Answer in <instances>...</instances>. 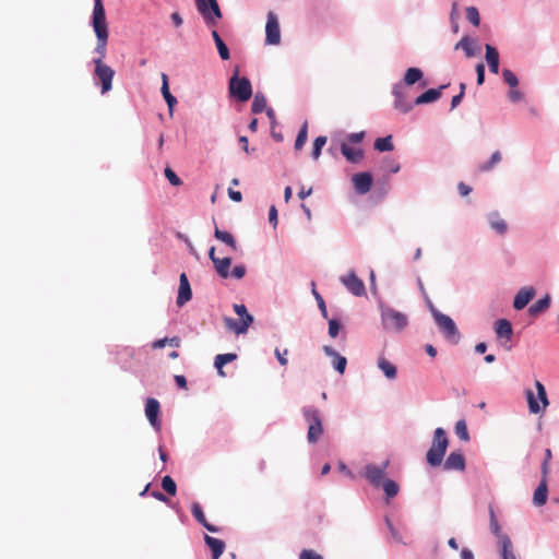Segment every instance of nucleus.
<instances>
[{
    "label": "nucleus",
    "mask_w": 559,
    "mask_h": 559,
    "mask_svg": "<svg viewBox=\"0 0 559 559\" xmlns=\"http://www.w3.org/2000/svg\"><path fill=\"white\" fill-rule=\"evenodd\" d=\"M92 26L97 38L95 52L98 56L94 59V75L100 82L102 94H106L112 88L115 71L104 62L107 55L109 31L103 0H94Z\"/></svg>",
    "instance_id": "1"
},
{
    "label": "nucleus",
    "mask_w": 559,
    "mask_h": 559,
    "mask_svg": "<svg viewBox=\"0 0 559 559\" xmlns=\"http://www.w3.org/2000/svg\"><path fill=\"white\" fill-rule=\"evenodd\" d=\"M448 445L449 440L445 430L438 427L433 432L432 444L426 454L427 463L433 467L439 466L443 461Z\"/></svg>",
    "instance_id": "2"
},
{
    "label": "nucleus",
    "mask_w": 559,
    "mask_h": 559,
    "mask_svg": "<svg viewBox=\"0 0 559 559\" xmlns=\"http://www.w3.org/2000/svg\"><path fill=\"white\" fill-rule=\"evenodd\" d=\"M302 414L308 424L307 440L309 443H316L323 433L321 413L312 406H306Z\"/></svg>",
    "instance_id": "3"
},
{
    "label": "nucleus",
    "mask_w": 559,
    "mask_h": 559,
    "mask_svg": "<svg viewBox=\"0 0 559 559\" xmlns=\"http://www.w3.org/2000/svg\"><path fill=\"white\" fill-rule=\"evenodd\" d=\"M198 12L209 27H216L223 14L217 0H195Z\"/></svg>",
    "instance_id": "4"
},
{
    "label": "nucleus",
    "mask_w": 559,
    "mask_h": 559,
    "mask_svg": "<svg viewBox=\"0 0 559 559\" xmlns=\"http://www.w3.org/2000/svg\"><path fill=\"white\" fill-rule=\"evenodd\" d=\"M381 319L386 331L400 332L408 324V318L405 313L390 307L382 308Z\"/></svg>",
    "instance_id": "5"
},
{
    "label": "nucleus",
    "mask_w": 559,
    "mask_h": 559,
    "mask_svg": "<svg viewBox=\"0 0 559 559\" xmlns=\"http://www.w3.org/2000/svg\"><path fill=\"white\" fill-rule=\"evenodd\" d=\"M228 90L233 97L242 103L249 100L252 96V86L249 79L239 78L238 70H236L235 74L230 78Z\"/></svg>",
    "instance_id": "6"
},
{
    "label": "nucleus",
    "mask_w": 559,
    "mask_h": 559,
    "mask_svg": "<svg viewBox=\"0 0 559 559\" xmlns=\"http://www.w3.org/2000/svg\"><path fill=\"white\" fill-rule=\"evenodd\" d=\"M535 386L537 390V396H535L532 390H526L525 392L528 409L532 414H538L545 411V408L549 404L544 384L540 381L536 380Z\"/></svg>",
    "instance_id": "7"
},
{
    "label": "nucleus",
    "mask_w": 559,
    "mask_h": 559,
    "mask_svg": "<svg viewBox=\"0 0 559 559\" xmlns=\"http://www.w3.org/2000/svg\"><path fill=\"white\" fill-rule=\"evenodd\" d=\"M435 320L439 326V329L442 331L444 336L456 343L460 338V334L457 331V328L454 323V321L447 314H443L441 312L435 311L433 312Z\"/></svg>",
    "instance_id": "8"
},
{
    "label": "nucleus",
    "mask_w": 559,
    "mask_h": 559,
    "mask_svg": "<svg viewBox=\"0 0 559 559\" xmlns=\"http://www.w3.org/2000/svg\"><path fill=\"white\" fill-rule=\"evenodd\" d=\"M265 43L267 45H278L281 43V29L276 14L274 12L267 13L265 25Z\"/></svg>",
    "instance_id": "9"
},
{
    "label": "nucleus",
    "mask_w": 559,
    "mask_h": 559,
    "mask_svg": "<svg viewBox=\"0 0 559 559\" xmlns=\"http://www.w3.org/2000/svg\"><path fill=\"white\" fill-rule=\"evenodd\" d=\"M389 466V461L383 462L381 466H377L373 464H368L365 467V477L366 479L373 485L374 487L381 486V484L385 480L384 475L385 471Z\"/></svg>",
    "instance_id": "10"
},
{
    "label": "nucleus",
    "mask_w": 559,
    "mask_h": 559,
    "mask_svg": "<svg viewBox=\"0 0 559 559\" xmlns=\"http://www.w3.org/2000/svg\"><path fill=\"white\" fill-rule=\"evenodd\" d=\"M159 413H160V405L159 402L154 397L146 399L145 402V416L150 424L156 428H160V419H159Z\"/></svg>",
    "instance_id": "11"
},
{
    "label": "nucleus",
    "mask_w": 559,
    "mask_h": 559,
    "mask_svg": "<svg viewBox=\"0 0 559 559\" xmlns=\"http://www.w3.org/2000/svg\"><path fill=\"white\" fill-rule=\"evenodd\" d=\"M341 282L355 296H362L366 293L364 282L354 272L341 277Z\"/></svg>",
    "instance_id": "12"
},
{
    "label": "nucleus",
    "mask_w": 559,
    "mask_h": 559,
    "mask_svg": "<svg viewBox=\"0 0 559 559\" xmlns=\"http://www.w3.org/2000/svg\"><path fill=\"white\" fill-rule=\"evenodd\" d=\"M355 191L358 194H366L372 187V176L369 173H358L352 178Z\"/></svg>",
    "instance_id": "13"
},
{
    "label": "nucleus",
    "mask_w": 559,
    "mask_h": 559,
    "mask_svg": "<svg viewBox=\"0 0 559 559\" xmlns=\"http://www.w3.org/2000/svg\"><path fill=\"white\" fill-rule=\"evenodd\" d=\"M192 298V290L190 287V283L188 281L187 274L181 273L179 277V289H178V296H177V305L179 307H182L185 304H187Z\"/></svg>",
    "instance_id": "14"
},
{
    "label": "nucleus",
    "mask_w": 559,
    "mask_h": 559,
    "mask_svg": "<svg viewBox=\"0 0 559 559\" xmlns=\"http://www.w3.org/2000/svg\"><path fill=\"white\" fill-rule=\"evenodd\" d=\"M535 295H536V290L533 287L521 288L514 297V301H513L514 309H516V310L524 309L528 305V302L535 297Z\"/></svg>",
    "instance_id": "15"
},
{
    "label": "nucleus",
    "mask_w": 559,
    "mask_h": 559,
    "mask_svg": "<svg viewBox=\"0 0 559 559\" xmlns=\"http://www.w3.org/2000/svg\"><path fill=\"white\" fill-rule=\"evenodd\" d=\"M209 257L212 260V262L214 263L216 272L223 278H227L229 276V267H230V264H231V259L230 258H223V259L216 258L215 257V248L214 247H212L210 249Z\"/></svg>",
    "instance_id": "16"
},
{
    "label": "nucleus",
    "mask_w": 559,
    "mask_h": 559,
    "mask_svg": "<svg viewBox=\"0 0 559 559\" xmlns=\"http://www.w3.org/2000/svg\"><path fill=\"white\" fill-rule=\"evenodd\" d=\"M323 352L326 356L331 357L333 368L340 373L343 374L345 372L346 366H347V359L346 357L340 355L336 350H334L331 346L325 345L323 346Z\"/></svg>",
    "instance_id": "17"
},
{
    "label": "nucleus",
    "mask_w": 559,
    "mask_h": 559,
    "mask_svg": "<svg viewBox=\"0 0 559 559\" xmlns=\"http://www.w3.org/2000/svg\"><path fill=\"white\" fill-rule=\"evenodd\" d=\"M443 468L445 471H464V455L461 452H451L443 464Z\"/></svg>",
    "instance_id": "18"
},
{
    "label": "nucleus",
    "mask_w": 559,
    "mask_h": 559,
    "mask_svg": "<svg viewBox=\"0 0 559 559\" xmlns=\"http://www.w3.org/2000/svg\"><path fill=\"white\" fill-rule=\"evenodd\" d=\"M224 321L229 330L234 331L236 334H243L247 332L249 325L253 322V317L248 316L247 319H242L240 322H237L231 318H225Z\"/></svg>",
    "instance_id": "19"
},
{
    "label": "nucleus",
    "mask_w": 559,
    "mask_h": 559,
    "mask_svg": "<svg viewBox=\"0 0 559 559\" xmlns=\"http://www.w3.org/2000/svg\"><path fill=\"white\" fill-rule=\"evenodd\" d=\"M191 512H192V515L195 518V520L202 525L204 526L209 532H212V533H217L218 532V527L210 524L205 518V514L203 512V509L202 507L200 506V503L198 502H193L192 506H191Z\"/></svg>",
    "instance_id": "20"
},
{
    "label": "nucleus",
    "mask_w": 559,
    "mask_h": 559,
    "mask_svg": "<svg viewBox=\"0 0 559 559\" xmlns=\"http://www.w3.org/2000/svg\"><path fill=\"white\" fill-rule=\"evenodd\" d=\"M495 331L499 338H504L507 341H510L513 334V329L507 319H499L495 323Z\"/></svg>",
    "instance_id": "21"
},
{
    "label": "nucleus",
    "mask_w": 559,
    "mask_h": 559,
    "mask_svg": "<svg viewBox=\"0 0 559 559\" xmlns=\"http://www.w3.org/2000/svg\"><path fill=\"white\" fill-rule=\"evenodd\" d=\"M393 95L395 97L394 106H395V108L397 110H400L403 114H406V112H408L413 108L412 103H409L405 98V96H404V94L402 92V88L400 86H395L394 87Z\"/></svg>",
    "instance_id": "22"
},
{
    "label": "nucleus",
    "mask_w": 559,
    "mask_h": 559,
    "mask_svg": "<svg viewBox=\"0 0 559 559\" xmlns=\"http://www.w3.org/2000/svg\"><path fill=\"white\" fill-rule=\"evenodd\" d=\"M486 61L488 63L490 72L493 74L499 73V52L491 45H486Z\"/></svg>",
    "instance_id": "23"
},
{
    "label": "nucleus",
    "mask_w": 559,
    "mask_h": 559,
    "mask_svg": "<svg viewBox=\"0 0 559 559\" xmlns=\"http://www.w3.org/2000/svg\"><path fill=\"white\" fill-rule=\"evenodd\" d=\"M341 153L350 163H359L364 158V151L361 148H353L346 143L341 144Z\"/></svg>",
    "instance_id": "24"
},
{
    "label": "nucleus",
    "mask_w": 559,
    "mask_h": 559,
    "mask_svg": "<svg viewBox=\"0 0 559 559\" xmlns=\"http://www.w3.org/2000/svg\"><path fill=\"white\" fill-rule=\"evenodd\" d=\"M205 544L212 550L213 559H218L225 550V543L222 539L212 537L210 535L204 536Z\"/></svg>",
    "instance_id": "25"
},
{
    "label": "nucleus",
    "mask_w": 559,
    "mask_h": 559,
    "mask_svg": "<svg viewBox=\"0 0 559 559\" xmlns=\"http://www.w3.org/2000/svg\"><path fill=\"white\" fill-rule=\"evenodd\" d=\"M548 497V487H547V480L542 479L539 485L534 491L533 496V502L537 507H542L547 502Z\"/></svg>",
    "instance_id": "26"
},
{
    "label": "nucleus",
    "mask_w": 559,
    "mask_h": 559,
    "mask_svg": "<svg viewBox=\"0 0 559 559\" xmlns=\"http://www.w3.org/2000/svg\"><path fill=\"white\" fill-rule=\"evenodd\" d=\"M497 544L502 559H516L510 537H501V540L497 542Z\"/></svg>",
    "instance_id": "27"
},
{
    "label": "nucleus",
    "mask_w": 559,
    "mask_h": 559,
    "mask_svg": "<svg viewBox=\"0 0 559 559\" xmlns=\"http://www.w3.org/2000/svg\"><path fill=\"white\" fill-rule=\"evenodd\" d=\"M443 87L444 86H440L439 88H430V90L424 92L421 95H419L415 99L414 104L421 105V104H427V103H431V102L439 99L441 96V90Z\"/></svg>",
    "instance_id": "28"
},
{
    "label": "nucleus",
    "mask_w": 559,
    "mask_h": 559,
    "mask_svg": "<svg viewBox=\"0 0 559 559\" xmlns=\"http://www.w3.org/2000/svg\"><path fill=\"white\" fill-rule=\"evenodd\" d=\"M162 81H163L162 94H163V96L165 98V102L167 103V106H168L170 112H171L174 107L177 104V99H176V97L169 91L167 74L162 73Z\"/></svg>",
    "instance_id": "29"
},
{
    "label": "nucleus",
    "mask_w": 559,
    "mask_h": 559,
    "mask_svg": "<svg viewBox=\"0 0 559 559\" xmlns=\"http://www.w3.org/2000/svg\"><path fill=\"white\" fill-rule=\"evenodd\" d=\"M489 224L490 227L500 235H504L508 230V224L497 212L489 215Z\"/></svg>",
    "instance_id": "30"
},
{
    "label": "nucleus",
    "mask_w": 559,
    "mask_h": 559,
    "mask_svg": "<svg viewBox=\"0 0 559 559\" xmlns=\"http://www.w3.org/2000/svg\"><path fill=\"white\" fill-rule=\"evenodd\" d=\"M550 306V297L546 295L544 298L537 300L528 308V313L532 317H537L545 310H547Z\"/></svg>",
    "instance_id": "31"
},
{
    "label": "nucleus",
    "mask_w": 559,
    "mask_h": 559,
    "mask_svg": "<svg viewBox=\"0 0 559 559\" xmlns=\"http://www.w3.org/2000/svg\"><path fill=\"white\" fill-rule=\"evenodd\" d=\"M378 367L388 379L393 380L396 378V367L384 357L378 359Z\"/></svg>",
    "instance_id": "32"
},
{
    "label": "nucleus",
    "mask_w": 559,
    "mask_h": 559,
    "mask_svg": "<svg viewBox=\"0 0 559 559\" xmlns=\"http://www.w3.org/2000/svg\"><path fill=\"white\" fill-rule=\"evenodd\" d=\"M455 50L462 49L467 58L475 56L474 41L468 37H462L454 47Z\"/></svg>",
    "instance_id": "33"
},
{
    "label": "nucleus",
    "mask_w": 559,
    "mask_h": 559,
    "mask_svg": "<svg viewBox=\"0 0 559 559\" xmlns=\"http://www.w3.org/2000/svg\"><path fill=\"white\" fill-rule=\"evenodd\" d=\"M237 359V355L234 353L219 354L215 357L214 366L221 376H224L223 367Z\"/></svg>",
    "instance_id": "34"
},
{
    "label": "nucleus",
    "mask_w": 559,
    "mask_h": 559,
    "mask_svg": "<svg viewBox=\"0 0 559 559\" xmlns=\"http://www.w3.org/2000/svg\"><path fill=\"white\" fill-rule=\"evenodd\" d=\"M214 236L216 239L221 240L222 242L226 243L228 247H230L233 250H237V241L235 237L225 230H221L217 227H215Z\"/></svg>",
    "instance_id": "35"
},
{
    "label": "nucleus",
    "mask_w": 559,
    "mask_h": 559,
    "mask_svg": "<svg viewBox=\"0 0 559 559\" xmlns=\"http://www.w3.org/2000/svg\"><path fill=\"white\" fill-rule=\"evenodd\" d=\"M489 516H490V530L492 534L496 536L497 542L501 540V537H509L507 534L501 532L500 525L498 523L497 516L495 514L493 508L489 507Z\"/></svg>",
    "instance_id": "36"
},
{
    "label": "nucleus",
    "mask_w": 559,
    "mask_h": 559,
    "mask_svg": "<svg viewBox=\"0 0 559 559\" xmlns=\"http://www.w3.org/2000/svg\"><path fill=\"white\" fill-rule=\"evenodd\" d=\"M423 78V71L418 68H409L406 70L404 75V82L406 85H414Z\"/></svg>",
    "instance_id": "37"
},
{
    "label": "nucleus",
    "mask_w": 559,
    "mask_h": 559,
    "mask_svg": "<svg viewBox=\"0 0 559 559\" xmlns=\"http://www.w3.org/2000/svg\"><path fill=\"white\" fill-rule=\"evenodd\" d=\"M393 148H394V145H393L391 135H388L384 138H378L374 141V150H377L379 152H389V151H392Z\"/></svg>",
    "instance_id": "38"
},
{
    "label": "nucleus",
    "mask_w": 559,
    "mask_h": 559,
    "mask_svg": "<svg viewBox=\"0 0 559 559\" xmlns=\"http://www.w3.org/2000/svg\"><path fill=\"white\" fill-rule=\"evenodd\" d=\"M265 107L266 98L262 93L258 92L253 97V102L251 104V111L253 114H260L265 109Z\"/></svg>",
    "instance_id": "39"
},
{
    "label": "nucleus",
    "mask_w": 559,
    "mask_h": 559,
    "mask_svg": "<svg viewBox=\"0 0 559 559\" xmlns=\"http://www.w3.org/2000/svg\"><path fill=\"white\" fill-rule=\"evenodd\" d=\"M381 486L388 499L395 497L400 491V486L392 479H385Z\"/></svg>",
    "instance_id": "40"
},
{
    "label": "nucleus",
    "mask_w": 559,
    "mask_h": 559,
    "mask_svg": "<svg viewBox=\"0 0 559 559\" xmlns=\"http://www.w3.org/2000/svg\"><path fill=\"white\" fill-rule=\"evenodd\" d=\"M501 159H502V155H501V153H500L499 151H496V152L491 155V157H490L489 162H487V163H484V164L479 165L478 169H479V171H489V170H491V169H492L497 164H499V163L501 162Z\"/></svg>",
    "instance_id": "41"
},
{
    "label": "nucleus",
    "mask_w": 559,
    "mask_h": 559,
    "mask_svg": "<svg viewBox=\"0 0 559 559\" xmlns=\"http://www.w3.org/2000/svg\"><path fill=\"white\" fill-rule=\"evenodd\" d=\"M308 139V124L307 122L300 128L298 135L295 141V150L299 151L302 148Z\"/></svg>",
    "instance_id": "42"
},
{
    "label": "nucleus",
    "mask_w": 559,
    "mask_h": 559,
    "mask_svg": "<svg viewBox=\"0 0 559 559\" xmlns=\"http://www.w3.org/2000/svg\"><path fill=\"white\" fill-rule=\"evenodd\" d=\"M162 487L169 496H173V497L176 496L177 485L170 476L166 475L163 477Z\"/></svg>",
    "instance_id": "43"
},
{
    "label": "nucleus",
    "mask_w": 559,
    "mask_h": 559,
    "mask_svg": "<svg viewBox=\"0 0 559 559\" xmlns=\"http://www.w3.org/2000/svg\"><path fill=\"white\" fill-rule=\"evenodd\" d=\"M455 433L462 441L466 442L469 440L467 425L464 419H461L455 424Z\"/></svg>",
    "instance_id": "44"
},
{
    "label": "nucleus",
    "mask_w": 559,
    "mask_h": 559,
    "mask_svg": "<svg viewBox=\"0 0 559 559\" xmlns=\"http://www.w3.org/2000/svg\"><path fill=\"white\" fill-rule=\"evenodd\" d=\"M166 345H171V346H175V347H179L180 346V338L175 336V337H171V338H160V340H157L153 343V348H163L165 347Z\"/></svg>",
    "instance_id": "45"
},
{
    "label": "nucleus",
    "mask_w": 559,
    "mask_h": 559,
    "mask_svg": "<svg viewBox=\"0 0 559 559\" xmlns=\"http://www.w3.org/2000/svg\"><path fill=\"white\" fill-rule=\"evenodd\" d=\"M326 140L328 139L324 135H320V136L316 138V140L313 142V147H312V157H313V159H318L319 158V156L321 155L322 147L326 143Z\"/></svg>",
    "instance_id": "46"
},
{
    "label": "nucleus",
    "mask_w": 559,
    "mask_h": 559,
    "mask_svg": "<svg viewBox=\"0 0 559 559\" xmlns=\"http://www.w3.org/2000/svg\"><path fill=\"white\" fill-rule=\"evenodd\" d=\"M466 19L474 25L478 26L480 23V16L477 8L468 7L466 8Z\"/></svg>",
    "instance_id": "47"
},
{
    "label": "nucleus",
    "mask_w": 559,
    "mask_h": 559,
    "mask_svg": "<svg viewBox=\"0 0 559 559\" xmlns=\"http://www.w3.org/2000/svg\"><path fill=\"white\" fill-rule=\"evenodd\" d=\"M502 76H503L504 82L510 87H516L518 86V84H519L518 78H516V75L511 70L504 69L502 71Z\"/></svg>",
    "instance_id": "48"
},
{
    "label": "nucleus",
    "mask_w": 559,
    "mask_h": 559,
    "mask_svg": "<svg viewBox=\"0 0 559 559\" xmlns=\"http://www.w3.org/2000/svg\"><path fill=\"white\" fill-rule=\"evenodd\" d=\"M165 177L173 186L178 187L182 183L181 179L176 175V173L170 167L165 168Z\"/></svg>",
    "instance_id": "49"
},
{
    "label": "nucleus",
    "mask_w": 559,
    "mask_h": 559,
    "mask_svg": "<svg viewBox=\"0 0 559 559\" xmlns=\"http://www.w3.org/2000/svg\"><path fill=\"white\" fill-rule=\"evenodd\" d=\"M215 45L218 50L219 57L223 60H228L230 58L229 49L226 46V44L223 41V39H218V43H215Z\"/></svg>",
    "instance_id": "50"
},
{
    "label": "nucleus",
    "mask_w": 559,
    "mask_h": 559,
    "mask_svg": "<svg viewBox=\"0 0 559 559\" xmlns=\"http://www.w3.org/2000/svg\"><path fill=\"white\" fill-rule=\"evenodd\" d=\"M312 286H313L312 293H313V295L316 297V300L318 301V306H319V308H320V310L322 312V316L324 318H326L328 317V311H326L325 302H324L323 298L321 297V295L316 290L314 283H312Z\"/></svg>",
    "instance_id": "51"
},
{
    "label": "nucleus",
    "mask_w": 559,
    "mask_h": 559,
    "mask_svg": "<svg viewBox=\"0 0 559 559\" xmlns=\"http://www.w3.org/2000/svg\"><path fill=\"white\" fill-rule=\"evenodd\" d=\"M340 329H341V325L338 323L337 320L335 319H331L329 321V335L334 338L337 336L338 332H340Z\"/></svg>",
    "instance_id": "52"
},
{
    "label": "nucleus",
    "mask_w": 559,
    "mask_h": 559,
    "mask_svg": "<svg viewBox=\"0 0 559 559\" xmlns=\"http://www.w3.org/2000/svg\"><path fill=\"white\" fill-rule=\"evenodd\" d=\"M299 559H323V557L311 549H304L299 555Z\"/></svg>",
    "instance_id": "53"
},
{
    "label": "nucleus",
    "mask_w": 559,
    "mask_h": 559,
    "mask_svg": "<svg viewBox=\"0 0 559 559\" xmlns=\"http://www.w3.org/2000/svg\"><path fill=\"white\" fill-rule=\"evenodd\" d=\"M288 354V350L285 348L283 352L280 350V348H275V356L281 364V366H287L288 360L286 358V355Z\"/></svg>",
    "instance_id": "54"
},
{
    "label": "nucleus",
    "mask_w": 559,
    "mask_h": 559,
    "mask_svg": "<svg viewBox=\"0 0 559 559\" xmlns=\"http://www.w3.org/2000/svg\"><path fill=\"white\" fill-rule=\"evenodd\" d=\"M234 310L237 313V316H239L240 321H242V319H247V317L250 316L245 305L236 304L234 305Z\"/></svg>",
    "instance_id": "55"
},
{
    "label": "nucleus",
    "mask_w": 559,
    "mask_h": 559,
    "mask_svg": "<svg viewBox=\"0 0 559 559\" xmlns=\"http://www.w3.org/2000/svg\"><path fill=\"white\" fill-rule=\"evenodd\" d=\"M476 74H477V84L481 85L485 81V66L483 63H478L476 66Z\"/></svg>",
    "instance_id": "56"
},
{
    "label": "nucleus",
    "mask_w": 559,
    "mask_h": 559,
    "mask_svg": "<svg viewBox=\"0 0 559 559\" xmlns=\"http://www.w3.org/2000/svg\"><path fill=\"white\" fill-rule=\"evenodd\" d=\"M246 274V267L245 265H236L233 271H231V276L237 278V280H240L245 276Z\"/></svg>",
    "instance_id": "57"
},
{
    "label": "nucleus",
    "mask_w": 559,
    "mask_h": 559,
    "mask_svg": "<svg viewBox=\"0 0 559 559\" xmlns=\"http://www.w3.org/2000/svg\"><path fill=\"white\" fill-rule=\"evenodd\" d=\"M269 221L273 225L274 228L277 226V210L275 205H272L269 211Z\"/></svg>",
    "instance_id": "58"
},
{
    "label": "nucleus",
    "mask_w": 559,
    "mask_h": 559,
    "mask_svg": "<svg viewBox=\"0 0 559 559\" xmlns=\"http://www.w3.org/2000/svg\"><path fill=\"white\" fill-rule=\"evenodd\" d=\"M512 90L509 92V98L516 103V102H520L522 98H523V95L522 93L516 90L515 87H511Z\"/></svg>",
    "instance_id": "59"
},
{
    "label": "nucleus",
    "mask_w": 559,
    "mask_h": 559,
    "mask_svg": "<svg viewBox=\"0 0 559 559\" xmlns=\"http://www.w3.org/2000/svg\"><path fill=\"white\" fill-rule=\"evenodd\" d=\"M365 138V132H356V133H350L348 135V141L350 143H360Z\"/></svg>",
    "instance_id": "60"
},
{
    "label": "nucleus",
    "mask_w": 559,
    "mask_h": 559,
    "mask_svg": "<svg viewBox=\"0 0 559 559\" xmlns=\"http://www.w3.org/2000/svg\"><path fill=\"white\" fill-rule=\"evenodd\" d=\"M228 195L235 202H240L242 200L241 192L233 190L231 188L228 189Z\"/></svg>",
    "instance_id": "61"
},
{
    "label": "nucleus",
    "mask_w": 559,
    "mask_h": 559,
    "mask_svg": "<svg viewBox=\"0 0 559 559\" xmlns=\"http://www.w3.org/2000/svg\"><path fill=\"white\" fill-rule=\"evenodd\" d=\"M457 189H459L460 194L463 197L469 194V192L472 191V188L469 186L465 185L464 182H460L457 186Z\"/></svg>",
    "instance_id": "62"
},
{
    "label": "nucleus",
    "mask_w": 559,
    "mask_h": 559,
    "mask_svg": "<svg viewBox=\"0 0 559 559\" xmlns=\"http://www.w3.org/2000/svg\"><path fill=\"white\" fill-rule=\"evenodd\" d=\"M170 17H171V21H173V23L175 24L176 27H179V26L182 25L183 21H182L181 15L178 12L171 13Z\"/></svg>",
    "instance_id": "63"
},
{
    "label": "nucleus",
    "mask_w": 559,
    "mask_h": 559,
    "mask_svg": "<svg viewBox=\"0 0 559 559\" xmlns=\"http://www.w3.org/2000/svg\"><path fill=\"white\" fill-rule=\"evenodd\" d=\"M175 381L179 388L187 389V380L183 376H181V374L175 376Z\"/></svg>",
    "instance_id": "64"
}]
</instances>
